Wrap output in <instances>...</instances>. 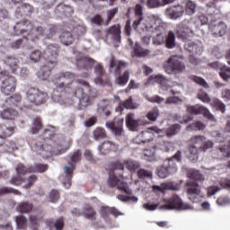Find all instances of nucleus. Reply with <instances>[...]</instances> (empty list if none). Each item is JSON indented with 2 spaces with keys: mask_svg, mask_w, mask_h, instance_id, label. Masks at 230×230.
Instances as JSON below:
<instances>
[{
  "mask_svg": "<svg viewBox=\"0 0 230 230\" xmlns=\"http://www.w3.org/2000/svg\"><path fill=\"white\" fill-rule=\"evenodd\" d=\"M170 82L167 78L164 77L163 75H151L147 82L146 83V85H162L164 86Z\"/></svg>",
  "mask_w": 230,
  "mask_h": 230,
  "instance_id": "obj_20",
  "label": "nucleus"
},
{
  "mask_svg": "<svg viewBox=\"0 0 230 230\" xmlns=\"http://www.w3.org/2000/svg\"><path fill=\"white\" fill-rule=\"evenodd\" d=\"M49 168L46 164H35L34 167H29V172H37L38 173H44Z\"/></svg>",
  "mask_w": 230,
  "mask_h": 230,
  "instance_id": "obj_48",
  "label": "nucleus"
},
{
  "mask_svg": "<svg viewBox=\"0 0 230 230\" xmlns=\"http://www.w3.org/2000/svg\"><path fill=\"white\" fill-rule=\"evenodd\" d=\"M21 101L22 98L19 94H13L5 101V103H9L10 107H17L21 103Z\"/></svg>",
  "mask_w": 230,
  "mask_h": 230,
  "instance_id": "obj_52",
  "label": "nucleus"
},
{
  "mask_svg": "<svg viewBox=\"0 0 230 230\" xmlns=\"http://www.w3.org/2000/svg\"><path fill=\"white\" fill-rule=\"evenodd\" d=\"M73 96L77 98L82 107H89L91 101L98 96V89L95 87H77L75 88Z\"/></svg>",
  "mask_w": 230,
  "mask_h": 230,
  "instance_id": "obj_5",
  "label": "nucleus"
},
{
  "mask_svg": "<svg viewBox=\"0 0 230 230\" xmlns=\"http://www.w3.org/2000/svg\"><path fill=\"white\" fill-rule=\"evenodd\" d=\"M15 132L13 126H1L0 125V138L5 139L10 137Z\"/></svg>",
  "mask_w": 230,
  "mask_h": 230,
  "instance_id": "obj_33",
  "label": "nucleus"
},
{
  "mask_svg": "<svg viewBox=\"0 0 230 230\" xmlns=\"http://www.w3.org/2000/svg\"><path fill=\"white\" fill-rule=\"evenodd\" d=\"M15 222L18 229H26L28 227V218L24 216H16Z\"/></svg>",
  "mask_w": 230,
  "mask_h": 230,
  "instance_id": "obj_47",
  "label": "nucleus"
},
{
  "mask_svg": "<svg viewBox=\"0 0 230 230\" xmlns=\"http://www.w3.org/2000/svg\"><path fill=\"white\" fill-rule=\"evenodd\" d=\"M55 126H48L43 134V141L34 142L31 146L33 152L39 154L43 159H48L50 155H60L64 154V136L57 135Z\"/></svg>",
  "mask_w": 230,
  "mask_h": 230,
  "instance_id": "obj_1",
  "label": "nucleus"
},
{
  "mask_svg": "<svg viewBox=\"0 0 230 230\" xmlns=\"http://www.w3.org/2000/svg\"><path fill=\"white\" fill-rule=\"evenodd\" d=\"M77 66H84L85 69H89L94 66V59L90 58H84L82 54L76 56Z\"/></svg>",
  "mask_w": 230,
  "mask_h": 230,
  "instance_id": "obj_27",
  "label": "nucleus"
},
{
  "mask_svg": "<svg viewBox=\"0 0 230 230\" xmlns=\"http://www.w3.org/2000/svg\"><path fill=\"white\" fill-rule=\"evenodd\" d=\"M139 29L141 31L138 33H146V35L156 34L152 40L154 46H164V42H166V22H163L161 16H151L142 20Z\"/></svg>",
  "mask_w": 230,
  "mask_h": 230,
  "instance_id": "obj_2",
  "label": "nucleus"
},
{
  "mask_svg": "<svg viewBox=\"0 0 230 230\" xmlns=\"http://www.w3.org/2000/svg\"><path fill=\"white\" fill-rule=\"evenodd\" d=\"M198 98L204 103H209L211 102V98L208 94V93L204 92L202 89H200L198 93Z\"/></svg>",
  "mask_w": 230,
  "mask_h": 230,
  "instance_id": "obj_60",
  "label": "nucleus"
},
{
  "mask_svg": "<svg viewBox=\"0 0 230 230\" xmlns=\"http://www.w3.org/2000/svg\"><path fill=\"white\" fill-rule=\"evenodd\" d=\"M158 116L159 108H153L150 111H148L146 118L149 119V121H155Z\"/></svg>",
  "mask_w": 230,
  "mask_h": 230,
  "instance_id": "obj_59",
  "label": "nucleus"
},
{
  "mask_svg": "<svg viewBox=\"0 0 230 230\" xmlns=\"http://www.w3.org/2000/svg\"><path fill=\"white\" fill-rule=\"evenodd\" d=\"M213 141H204L203 144L199 147V152H208L213 146Z\"/></svg>",
  "mask_w": 230,
  "mask_h": 230,
  "instance_id": "obj_63",
  "label": "nucleus"
},
{
  "mask_svg": "<svg viewBox=\"0 0 230 230\" xmlns=\"http://www.w3.org/2000/svg\"><path fill=\"white\" fill-rule=\"evenodd\" d=\"M125 123V119H118L115 121H108L105 127L111 130L113 137L116 139H121L125 136V130L123 129V124Z\"/></svg>",
  "mask_w": 230,
  "mask_h": 230,
  "instance_id": "obj_10",
  "label": "nucleus"
},
{
  "mask_svg": "<svg viewBox=\"0 0 230 230\" xmlns=\"http://www.w3.org/2000/svg\"><path fill=\"white\" fill-rule=\"evenodd\" d=\"M30 172V168H26L24 164H20L16 166V172L18 176H14L12 178V180L9 181L11 184H13L14 186H20V184H22V181H24L21 175H26Z\"/></svg>",
  "mask_w": 230,
  "mask_h": 230,
  "instance_id": "obj_15",
  "label": "nucleus"
},
{
  "mask_svg": "<svg viewBox=\"0 0 230 230\" xmlns=\"http://www.w3.org/2000/svg\"><path fill=\"white\" fill-rule=\"evenodd\" d=\"M31 29V23L28 21L20 22L14 26V31L16 35H22V33H26Z\"/></svg>",
  "mask_w": 230,
  "mask_h": 230,
  "instance_id": "obj_26",
  "label": "nucleus"
},
{
  "mask_svg": "<svg viewBox=\"0 0 230 230\" xmlns=\"http://www.w3.org/2000/svg\"><path fill=\"white\" fill-rule=\"evenodd\" d=\"M64 170H66V180L67 181H63V186H65V188H71V179H73V171L71 170V167L69 166H65Z\"/></svg>",
  "mask_w": 230,
  "mask_h": 230,
  "instance_id": "obj_53",
  "label": "nucleus"
},
{
  "mask_svg": "<svg viewBox=\"0 0 230 230\" xmlns=\"http://www.w3.org/2000/svg\"><path fill=\"white\" fill-rule=\"evenodd\" d=\"M165 13L169 15L170 19L175 21L179 19V17H182V14L184 13V7L181 4L169 7L166 9Z\"/></svg>",
  "mask_w": 230,
  "mask_h": 230,
  "instance_id": "obj_18",
  "label": "nucleus"
},
{
  "mask_svg": "<svg viewBox=\"0 0 230 230\" xmlns=\"http://www.w3.org/2000/svg\"><path fill=\"white\" fill-rule=\"evenodd\" d=\"M197 30V23L194 19H185L176 26V33L179 39L188 40L193 37V31Z\"/></svg>",
  "mask_w": 230,
  "mask_h": 230,
  "instance_id": "obj_6",
  "label": "nucleus"
},
{
  "mask_svg": "<svg viewBox=\"0 0 230 230\" xmlns=\"http://www.w3.org/2000/svg\"><path fill=\"white\" fill-rule=\"evenodd\" d=\"M184 49L192 55H202V42L200 40L185 43Z\"/></svg>",
  "mask_w": 230,
  "mask_h": 230,
  "instance_id": "obj_17",
  "label": "nucleus"
},
{
  "mask_svg": "<svg viewBox=\"0 0 230 230\" xmlns=\"http://www.w3.org/2000/svg\"><path fill=\"white\" fill-rule=\"evenodd\" d=\"M99 153L105 155L107 152H116L118 150V145L114 144L112 141H104L102 145L98 146Z\"/></svg>",
  "mask_w": 230,
  "mask_h": 230,
  "instance_id": "obj_24",
  "label": "nucleus"
},
{
  "mask_svg": "<svg viewBox=\"0 0 230 230\" xmlns=\"http://www.w3.org/2000/svg\"><path fill=\"white\" fill-rule=\"evenodd\" d=\"M126 66H127V63H125L123 61L111 60L110 63V66L112 69H116V71L119 75L121 73V69H125Z\"/></svg>",
  "mask_w": 230,
  "mask_h": 230,
  "instance_id": "obj_49",
  "label": "nucleus"
},
{
  "mask_svg": "<svg viewBox=\"0 0 230 230\" xmlns=\"http://www.w3.org/2000/svg\"><path fill=\"white\" fill-rule=\"evenodd\" d=\"M219 76H221L225 82L230 80V67H227L226 66H220Z\"/></svg>",
  "mask_w": 230,
  "mask_h": 230,
  "instance_id": "obj_54",
  "label": "nucleus"
},
{
  "mask_svg": "<svg viewBox=\"0 0 230 230\" xmlns=\"http://www.w3.org/2000/svg\"><path fill=\"white\" fill-rule=\"evenodd\" d=\"M135 15H136V20L133 22L132 28L136 31H141V29L139 28V25L145 21V19H149V17H159L157 14H149L146 16H143V5L137 4L135 6Z\"/></svg>",
  "mask_w": 230,
  "mask_h": 230,
  "instance_id": "obj_12",
  "label": "nucleus"
},
{
  "mask_svg": "<svg viewBox=\"0 0 230 230\" xmlns=\"http://www.w3.org/2000/svg\"><path fill=\"white\" fill-rule=\"evenodd\" d=\"M109 215H113V217H121L123 213L119 212L118 208L114 207H103L102 208V216L107 219L109 218Z\"/></svg>",
  "mask_w": 230,
  "mask_h": 230,
  "instance_id": "obj_29",
  "label": "nucleus"
},
{
  "mask_svg": "<svg viewBox=\"0 0 230 230\" xmlns=\"http://www.w3.org/2000/svg\"><path fill=\"white\" fill-rule=\"evenodd\" d=\"M152 190L153 191H155V193H159L166 190L179 191V184L173 181L164 182L162 183L161 185H153Z\"/></svg>",
  "mask_w": 230,
  "mask_h": 230,
  "instance_id": "obj_16",
  "label": "nucleus"
},
{
  "mask_svg": "<svg viewBox=\"0 0 230 230\" xmlns=\"http://www.w3.org/2000/svg\"><path fill=\"white\" fill-rule=\"evenodd\" d=\"M75 78H76V75L71 72H65L59 74V76L58 77V80L61 82L62 87H66V85H71L75 82Z\"/></svg>",
  "mask_w": 230,
  "mask_h": 230,
  "instance_id": "obj_23",
  "label": "nucleus"
},
{
  "mask_svg": "<svg viewBox=\"0 0 230 230\" xmlns=\"http://www.w3.org/2000/svg\"><path fill=\"white\" fill-rule=\"evenodd\" d=\"M125 109H129L132 111L137 109V106H136L134 103V100L132 99V96H130L128 99H127L123 102H119L117 111H119V112H123Z\"/></svg>",
  "mask_w": 230,
  "mask_h": 230,
  "instance_id": "obj_28",
  "label": "nucleus"
},
{
  "mask_svg": "<svg viewBox=\"0 0 230 230\" xmlns=\"http://www.w3.org/2000/svg\"><path fill=\"white\" fill-rule=\"evenodd\" d=\"M60 41L64 46H71V43L74 42L75 39L69 31H64L59 36Z\"/></svg>",
  "mask_w": 230,
  "mask_h": 230,
  "instance_id": "obj_37",
  "label": "nucleus"
},
{
  "mask_svg": "<svg viewBox=\"0 0 230 230\" xmlns=\"http://www.w3.org/2000/svg\"><path fill=\"white\" fill-rule=\"evenodd\" d=\"M0 82L5 87H15V77L9 76L8 71L0 68Z\"/></svg>",
  "mask_w": 230,
  "mask_h": 230,
  "instance_id": "obj_21",
  "label": "nucleus"
},
{
  "mask_svg": "<svg viewBox=\"0 0 230 230\" xmlns=\"http://www.w3.org/2000/svg\"><path fill=\"white\" fill-rule=\"evenodd\" d=\"M58 89L62 91L64 88L59 87V88H54L51 99L54 103H58L62 101V93H58Z\"/></svg>",
  "mask_w": 230,
  "mask_h": 230,
  "instance_id": "obj_55",
  "label": "nucleus"
},
{
  "mask_svg": "<svg viewBox=\"0 0 230 230\" xmlns=\"http://www.w3.org/2000/svg\"><path fill=\"white\" fill-rule=\"evenodd\" d=\"M209 30L216 37H224V34L227 32V26L224 22H218L217 24H210Z\"/></svg>",
  "mask_w": 230,
  "mask_h": 230,
  "instance_id": "obj_19",
  "label": "nucleus"
},
{
  "mask_svg": "<svg viewBox=\"0 0 230 230\" xmlns=\"http://www.w3.org/2000/svg\"><path fill=\"white\" fill-rule=\"evenodd\" d=\"M93 136L95 141H100V139H105V137H107V133L103 128L98 127L93 130Z\"/></svg>",
  "mask_w": 230,
  "mask_h": 230,
  "instance_id": "obj_45",
  "label": "nucleus"
},
{
  "mask_svg": "<svg viewBox=\"0 0 230 230\" xmlns=\"http://www.w3.org/2000/svg\"><path fill=\"white\" fill-rule=\"evenodd\" d=\"M63 125L69 134H73L76 128V127H75V117H65L63 119Z\"/></svg>",
  "mask_w": 230,
  "mask_h": 230,
  "instance_id": "obj_32",
  "label": "nucleus"
},
{
  "mask_svg": "<svg viewBox=\"0 0 230 230\" xmlns=\"http://www.w3.org/2000/svg\"><path fill=\"white\" fill-rule=\"evenodd\" d=\"M139 121L141 120L134 119V113H128L126 117L127 127L132 132H136V130H137V127H139Z\"/></svg>",
  "mask_w": 230,
  "mask_h": 230,
  "instance_id": "obj_25",
  "label": "nucleus"
},
{
  "mask_svg": "<svg viewBox=\"0 0 230 230\" xmlns=\"http://www.w3.org/2000/svg\"><path fill=\"white\" fill-rule=\"evenodd\" d=\"M26 100L29 103L42 105L43 103H46V100H48V93L40 92L39 88L31 87L26 92Z\"/></svg>",
  "mask_w": 230,
  "mask_h": 230,
  "instance_id": "obj_8",
  "label": "nucleus"
},
{
  "mask_svg": "<svg viewBox=\"0 0 230 230\" xmlns=\"http://www.w3.org/2000/svg\"><path fill=\"white\" fill-rule=\"evenodd\" d=\"M58 55L57 47L50 46L44 51L42 57L45 58V63L41 70L38 72V77L40 80L46 82V80L49 78L51 71H53L57 66V61L55 58H57Z\"/></svg>",
  "mask_w": 230,
  "mask_h": 230,
  "instance_id": "obj_4",
  "label": "nucleus"
},
{
  "mask_svg": "<svg viewBox=\"0 0 230 230\" xmlns=\"http://www.w3.org/2000/svg\"><path fill=\"white\" fill-rule=\"evenodd\" d=\"M117 85H125L128 82V72L126 71L123 75L116 79Z\"/></svg>",
  "mask_w": 230,
  "mask_h": 230,
  "instance_id": "obj_62",
  "label": "nucleus"
},
{
  "mask_svg": "<svg viewBox=\"0 0 230 230\" xmlns=\"http://www.w3.org/2000/svg\"><path fill=\"white\" fill-rule=\"evenodd\" d=\"M146 5L147 8H161L163 4L161 0H146Z\"/></svg>",
  "mask_w": 230,
  "mask_h": 230,
  "instance_id": "obj_61",
  "label": "nucleus"
},
{
  "mask_svg": "<svg viewBox=\"0 0 230 230\" xmlns=\"http://www.w3.org/2000/svg\"><path fill=\"white\" fill-rule=\"evenodd\" d=\"M42 128V120L40 118H36L32 120V126L31 128V134L39 133V130Z\"/></svg>",
  "mask_w": 230,
  "mask_h": 230,
  "instance_id": "obj_50",
  "label": "nucleus"
},
{
  "mask_svg": "<svg viewBox=\"0 0 230 230\" xmlns=\"http://www.w3.org/2000/svg\"><path fill=\"white\" fill-rule=\"evenodd\" d=\"M187 112H189V114H193L194 116L202 114L204 118H207V119H209V121H214V123H217V118H215V115L211 113V111H209V110L205 106H189L187 107Z\"/></svg>",
  "mask_w": 230,
  "mask_h": 230,
  "instance_id": "obj_11",
  "label": "nucleus"
},
{
  "mask_svg": "<svg viewBox=\"0 0 230 230\" xmlns=\"http://www.w3.org/2000/svg\"><path fill=\"white\" fill-rule=\"evenodd\" d=\"M8 193H13L14 195H21V192L18 190H15L12 187L0 188V195H8Z\"/></svg>",
  "mask_w": 230,
  "mask_h": 230,
  "instance_id": "obj_58",
  "label": "nucleus"
},
{
  "mask_svg": "<svg viewBox=\"0 0 230 230\" xmlns=\"http://www.w3.org/2000/svg\"><path fill=\"white\" fill-rule=\"evenodd\" d=\"M164 71L167 75H173L177 73H182L184 71V64L181 62V59L177 56H172L164 65Z\"/></svg>",
  "mask_w": 230,
  "mask_h": 230,
  "instance_id": "obj_9",
  "label": "nucleus"
},
{
  "mask_svg": "<svg viewBox=\"0 0 230 230\" xmlns=\"http://www.w3.org/2000/svg\"><path fill=\"white\" fill-rule=\"evenodd\" d=\"M188 177L189 179H191L190 181H195L196 182L197 181H204V175H202L200 171L197 169H190L188 172Z\"/></svg>",
  "mask_w": 230,
  "mask_h": 230,
  "instance_id": "obj_39",
  "label": "nucleus"
},
{
  "mask_svg": "<svg viewBox=\"0 0 230 230\" xmlns=\"http://www.w3.org/2000/svg\"><path fill=\"white\" fill-rule=\"evenodd\" d=\"M165 47L167 49H173L175 48V33L169 31L168 35L165 36Z\"/></svg>",
  "mask_w": 230,
  "mask_h": 230,
  "instance_id": "obj_38",
  "label": "nucleus"
},
{
  "mask_svg": "<svg viewBox=\"0 0 230 230\" xmlns=\"http://www.w3.org/2000/svg\"><path fill=\"white\" fill-rule=\"evenodd\" d=\"M169 171L171 175L177 173V164L173 161V158L166 159L162 164Z\"/></svg>",
  "mask_w": 230,
  "mask_h": 230,
  "instance_id": "obj_34",
  "label": "nucleus"
},
{
  "mask_svg": "<svg viewBox=\"0 0 230 230\" xmlns=\"http://www.w3.org/2000/svg\"><path fill=\"white\" fill-rule=\"evenodd\" d=\"M212 103L216 110L219 111L222 114L226 113V104L218 99H213Z\"/></svg>",
  "mask_w": 230,
  "mask_h": 230,
  "instance_id": "obj_57",
  "label": "nucleus"
},
{
  "mask_svg": "<svg viewBox=\"0 0 230 230\" xmlns=\"http://www.w3.org/2000/svg\"><path fill=\"white\" fill-rule=\"evenodd\" d=\"M181 126L179 123H175L171 125L165 130V136L167 137H173V136H177L179 132H181Z\"/></svg>",
  "mask_w": 230,
  "mask_h": 230,
  "instance_id": "obj_35",
  "label": "nucleus"
},
{
  "mask_svg": "<svg viewBox=\"0 0 230 230\" xmlns=\"http://www.w3.org/2000/svg\"><path fill=\"white\" fill-rule=\"evenodd\" d=\"M165 204L159 207V209H167L172 210L176 209L177 211H186L188 209H193V207L190 204H185L179 195H172L170 199H164Z\"/></svg>",
  "mask_w": 230,
  "mask_h": 230,
  "instance_id": "obj_7",
  "label": "nucleus"
},
{
  "mask_svg": "<svg viewBox=\"0 0 230 230\" xmlns=\"http://www.w3.org/2000/svg\"><path fill=\"white\" fill-rule=\"evenodd\" d=\"M46 226L49 227V229H53L55 227L56 230H62L64 229V219L58 218L56 221L53 219H47L45 221Z\"/></svg>",
  "mask_w": 230,
  "mask_h": 230,
  "instance_id": "obj_30",
  "label": "nucleus"
},
{
  "mask_svg": "<svg viewBox=\"0 0 230 230\" xmlns=\"http://www.w3.org/2000/svg\"><path fill=\"white\" fill-rule=\"evenodd\" d=\"M124 164H125L127 170L131 172V173H134V172H136V170L139 169V166H141L139 164V162L134 161V160H128V161L124 162Z\"/></svg>",
  "mask_w": 230,
  "mask_h": 230,
  "instance_id": "obj_46",
  "label": "nucleus"
},
{
  "mask_svg": "<svg viewBox=\"0 0 230 230\" xmlns=\"http://www.w3.org/2000/svg\"><path fill=\"white\" fill-rule=\"evenodd\" d=\"M156 173L160 179H166L169 175H172L163 164L156 168Z\"/></svg>",
  "mask_w": 230,
  "mask_h": 230,
  "instance_id": "obj_51",
  "label": "nucleus"
},
{
  "mask_svg": "<svg viewBox=\"0 0 230 230\" xmlns=\"http://www.w3.org/2000/svg\"><path fill=\"white\" fill-rule=\"evenodd\" d=\"M196 8L197 4H195L193 1L186 2L185 13H187V15H193V13H195Z\"/></svg>",
  "mask_w": 230,
  "mask_h": 230,
  "instance_id": "obj_56",
  "label": "nucleus"
},
{
  "mask_svg": "<svg viewBox=\"0 0 230 230\" xmlns=\"http://www.w3.org/2000/svg\"><path fill=\"white\" fill-rule=\"evenodd\" d=\"M4 63L12 69L13 73H16L17 69H19V59L15 58L8 57L4 60Z\"/></svg>",
  "mask_w": 230,
  "mask_h": 230,
  "instance_id": "obj_36",
  "label": "nucleus"
},
{
  "mask_svg": "<svg viewBox=\"0 0 230 230\" xmlns=\"http://www.w3.org/2000/svg\"><path fill=\"white\" fill-rule=\"evenodd\" d=\"M57 12L63 13L66 17H69V15H73V7L61 4L57 6Z\"/></svg>",
  "mask_w": 230,
  "mask_h": 230,
  "instance_id": "obj_41",
  "label": "nucleus"
},
{
  "mask_svg": "<svg viewBox=\"0 0 230 230\" xmlns=\"http://www.w3.org/2000/svg\"><path fill=\"white\" fill-rule=\"evenodd\" d=\"M133 51L137 57H148L150 50L141 48L139 44L136 43Z\"/></svg>",
  "mask_w": 230,
  "mask_h": 230,
  "instance_id": "obj_42",
  "label": "nucleus"
},
{
  "mask_svg": "<svg viewBox=\"0 0 230 230\" xmlns=\"http://www.w3.org/2000/svg\"><path fill=\"white\" fill-rule=\"evenodd\" d=\"M186 128L189 132H197V130H204V128H206V124L200 120H198L194 123L189 124Z\"/></svg>",
  "mask_w": 230,
  "mask_h": 230,
  "instance_id": "obj_40",
  "label": "nucleus"
},
{
  "mask_svg": "<svg viewBox=\"0 0 230 230\" xmlns=\"http://www.w3.org/2000/svg\"><path fill=\"white\" fill-rule=\"evenodd\" d=\"M186 190L189 195V199L191 202H198L199 198L193 197L194 195H200V186L199 182L190 180L186 182Z\"/></svg>",
  "mask_w": 230,
  "mask_h": 230,
  "instance_id": "obj_14",
  "label": "nucleus"
},
{
  "mask_svg": "<svg viewBox=\"0 0 230 230\" xmlns=\"http://www.w3.org/2000/svg\"><path fill=\"white\" fill-rule=\"evenodd\" d=\"M107 36L111 37L114 42H121V27L119 25H112L107 31Z\"/></svg>",
  "mask_w": 230,
  "mask_h": 230,
  "instance_id": "obj_22",
  "label": "nucleus"
},
{
  "mask_svg": "<svg viewBox=\"0 0 230 230\" xmlns=\"http://www.w3.org/2000/svg\"><path fill=\"white\" fill-rule=\"evenodd\" d=\"M108 186L110 188H118L119 191L125 194H119L118 199L121 202H138L139 199L136 196H130L134 193V190L128 188V183L123 180V176L119 174L116 175V172H112L109 173Z\"/></svg>",
  "mask_w": 230,
  "mask_h": 230,
  "instance_id": "obj_3",
  "label": "nucleus"
},
{
  "mask_svg": "<svg viewBox=\"0 0 230 230\" xmlns=\"http://www.w3.org/2000/svg\"><path fill=\"white\" fill-rule=\"evenodd\" d=\"M137 175L140 181H152L154 179V172L150 170L140 168L137 172Z\"/></svg>",
  "mask_w": 230,
  "mask_h": 230,
  "instance_id": "obj_31",
  "label": "nucleus"
},
{
  "mask_svg": "<svg viewBox=\"0 0 230 230\" xmlns=\"http://www.w3.org/2000/svg\"><path fill=\"white\" fill-rule=\"evenodd\" d=\"M30 222H31V226L32 227L33 230H39V220H40V218L38 216H31L29 218Z\"/></svg>",
  "mask_w": 230,
  "mask_h": 230,
  "instance_id": "obj_64",
  "label": "nucleus"
},
{
  "mask_svg": "<svg viewBox=\"0 0 230 230\" xmlns=\"http://www.w3.org/2000/svg\"><path fill=\"white\" fill-rule=\"evenodd\" d=\"M17 211L19 213H31V211H33V205L28 202H22L18 205Z\"/></svg>",
  "mask_w": 230,
  "mask_h": 230,
  "instance_id": "obj_43",
  "label": "nucleus"
},
{
  "mask_svg": "<svg viewBox=\"0 0 230 230\" xmlns=\"http://www.w3.org/2000/svg\"><path fill=\"white\" fill-rule=\"evenodd\" d=\"M17 114V111L13 109H6L0 112L2 119H13Z\"/></svg>",
  "mask_w": 230,
  "mask_h": 230,
  "instance_id": "obj_44",
  "label": "nucleus"
},
{
  "mask_svg": "<svg viewBox=\"0 0 230 230\" xmlns=\"http://www.w3.org/2000/svg\"><path fill=\"white\" fill-rule=\"evenodd\" d=\"M159 134V128H150L146 131H142L137 137L134 139V142L137 145H146V143H150V141L154 140V132Z\"/></svg>",
  "mask_w": 230,
  "mask_h": 230,
  "instance_id": "obj_13",
  "label": "nucleus"
}]
</instances>
